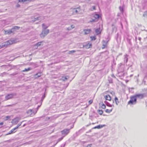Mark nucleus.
<instances>
[{
	"mask_svg": "<svg viewBox=\"0 0 147 147\" xmlns=\"http://www.w3.org/2000/svg\"><path fill=\"white\" fill-rule=\"evenodd\" d=\"M41 73L40 72H39L34 75V77L35 78H36L37 77H36V76H37L38 77H40L41 76Z\"/></svg>",
	"mask_w": 147,
	"mask_h": 147,
	"instance_id": "obj_18",
	"label": "nucleus"
},
{
	"mask_svg": "<svg viewBox=\"0 0 147 147\" xmlns=\"http://www.w3.org/2000/svg\"><path fill=\"white\" fill-rule=\"evenodd\" d=\"M128 56L126 54L125 55L124 57V61H125V60L126 61L125 63H126L128 61Z\"/></svg>",
	"mask_w": 147,
	"mask_h": 147,
	"instance_id": "obj_20",
	"label": "nucleus"
},
{
	"mask_svg": "<svg viewBox=\"0 0 147 147\" xmlns=\"http://www.w3.org/2000/svg\"><path fill=\"white\" fill-rule=\"evenodd\" d=\"M3 122L0 123V125H2L3 124Z\"/></svg>",
	"mask_w": 147,
	"mask_h": 147,
	"instance_id": "obj_48",
	"label": "nucleus"
},
{
	"mask_svg": "<svg viewBox=\"0 0 147 147\" xmlns=\"http://www.w3.org/2000/svg\"><path fill=\"white\" fill-rule=\"evenodd\" d=\"M75 27V26H74V25H71V26H70V28H71V30L73 28H74Z\"/></svg>",
	"mask_w": 147,
	"mask_h": 147,
	"instance_id": "obj_39",
	"label": "nucleus"
},
{
	"mask_svg": "<svg viewBox=\"0 0 147 147\" xmlns=\"http://www.w3.org/2000/svg\"><path fill=\"white\" fill-rule=\"evenodd\" d=\"M16 129L14 128L12 129V130H11L7 134V135H9L10 134L12 133H14L15 132V131H14L15 130H16Z\"/></svg>",
	"mask_w": 147,
	"mask_h": 147,
	"instance_id": "obj_15",
	"label": "nucleus"
},
{
	"mask_svg": "<svg viewBox=\"0 0 147 147\" xmlns=\"http://www.w3.org/2000/svg\"><path fill=\"white\" fill-rule=\"evenodd\" d=\"M94 17L96 19H98L99 18V16L98 14H96L94 15Z\"/></svg>",
	"mask_w": 147,
	"mask_h": 147,
	"instance_id": "obj_24",
	"label": "nucleus"
},
{
	"mask_svg": "<svg viewBox=\"0 0 147 147\" xmlns=\"http://www.w3.org/2000/svg\"><path fill=\"white\" fill-rule=\"evenodd\" d=\"M93 9H94V10L95 9V6H93Z\"/></svg>",
	"mask_w": 147,
	"mask_h": 147,
	"instance_id": "obj_51",
	"label": "nucleus"
},
{
	"mask_svg": "<svg viewBox=\"0 0 147 147\" xmlns=\"http://www.w3.org/2000/svg\"><path fill=\"white\" fill-rule=\"evenodd\" d=\"M92 102V100H90L89 101V102L90 104H91Z\"/></svg>",
	"mask_w": 147,
	"mask_h": 147,
	"instance_id": "obj_44",
	"label": "nucleus"
},
{
	"mask_svg": "<svg viewBox=\"0 0 147 147\" xmlns=\"http://www.w3.org/2000/svg\"><path fill=\"white\" fill-rule=\"evenodd\" d=\"M110 83H112V81L111 80V82H109Z\"/></svg>",
	"mask_w": 147,
	"mask_h": 147,
	"instance_id": "obj_53",
	"label": "nucleus"
},
{
	"mask_svg": "<svg viewBox=\"0 0 147 147\" xmlns=\"http://www.w3.org/2000/svg\"><path fill=\"white\" fill-rule=\"evenodd\" d=\"M32 0H19L18 1L20 2H23V3H28L31 1Z\"/></svg>",
	"mask_w": 147,
	"mask_h": 147,
	"instance_id": "obj_13",
	"label": "nucleus"
},
{
	"mask_svg": "<svg viewBox=\"0 0 147 147\" xmlns=\"http://www.w3.org/2000/svg\"><path fill=\"white\" fill-rule=\"evenodd\" d=\"M124 70V69L123 67L121 68V67H120L119 69V72H123Z\"/></svg>",
	"mask_w": 147,
	"mask_h": 147,
	"instance_id": "obj_25",
	"label": "nucleus"
},
{
	"mask_svg": "<svg viewBox=\"0 0 147 147\" xmlns=\"http://www.w3.org/2000/svg\"><path fill=\"white\" fill-rule=\"evenodd\" d=\"M32 64H34V63H32Z\"/></svg>",
	"mask_w": 147,
	"mask_h": 147,
	"instance_id": "obj_56",
	"label": "nucleus"
},
{
	"mask_svg": "<svg viewBox=\"0 0 147 147\" xmlns=\"http://www.w3.org/2000/svg\"><path fill=\"white\" fill-rule=\"evenodd\" d=\"M136 100L137 99H141L143 98L144 96V94H139L135 95Z\"/></svg>",
	"mask_w": 147,
	"mask_h": 147,
	"instance_id": "obj_6",
	"label": "nucleus"
},
{
	"mask_svg": "<svg viewBox=\"0 0 147 147\" xmlns=\"http://www.w3.org/2000/svg\"><path fill=\"white\" fill-rule=\"evenodd\" d=\"M101 107L103 109H105L106 107V106L104 104H102L101 105Z\"/></svg>",
	"mask_w": 147,
	"mask_h": 147,
	"instance_id": "obj_32",
	"label": "nucleus"
},
{
	"mask_svg": "<svg viewBox=\"0 0 147 147\" xmlns=\"http://www.w3.org/2000/svg\"><path fill=\"white\" fill-rule=\"evenodd\" d=\"M43 42V41H42L40 42H38L34 45V46H36L37 47L38 46L41 45L42 43Z\"/></svg>",
	"mask_w": 147,
	"mask_h": 147,
	"instance_id": "obj_17",
	"label": "nucleus"
},
{
	"mask_svg": "<svg viewBox=\"0 0 147 147\" xmlns=\"http://www.w3.org/2000/svg\"><path fill=\"white\" fill-rule=\"evenodd\" d=\"M70 129H64L61 131L62 134L64 136L67 135L69 132Z\"/></svg>",
	"mask_w": 147,
	"mask_h": 147,
	"instance_id": "obj_7",
	"label": "nucleus"
},
{
	"mask_svg": "<svg viewBox=\"0 0 147 147\" xmlns=\"http://www.w3.org/2000/svg\"><path fill=\"white\" fill-rule=\"evenodd\" d=\"M119 9L121 12H123V8L122 7L120 6L119 7Z\"/></svg>",
	"mask_w": 147,
	"mask_h": 147,
	"instance_id": "obj_34",
	"label": "nucleus"
},
{
	"mask_svg": "<svg viewBox=\"0 0 147 147\" xmlns=\"http://www.w3.org/2000/svg\"><path fill=\"white\" fill-rule=\"evenodd\" d=\"M69 78V77L68 76H66L65 77H62V80L63 81H65L67 80Z\"/></svg>",
	"mask_w": 147,
	"mask_h": 147,
	"instance_id": "obj_22",
	"label": "nucleus"
},
{
	"mask_svg": "<svg viewBox=\"0 0 147 147\" xmlns=\"http://www.w3.org/2000/svg\"><path fill=\"white\" fill-rule=\"evenodd\" d=\"M130 98V100L128 102V104L133 105L136 103V100L134 96L131 97Z\"/></svg>",
	"mask_w": 147,
	"mask_h": 147,
	"instance_id": "obj_3",
	"label": "nucleus"
},
{
	"mask_svg": "<svg viewBox=\"0 0 147 147\" xmlns=\"http://www.w3.org/2000/svg\"><path fill=\"white\" fill-rule=\"evenodd\" d=\"M40 106H38L37 107V108H36V110L35 109H34L35 111H37L38 110V109L40 107Z\"/></svg>",
	"mask_w": 147,
	"mask_h": 147,
	"instance_id": "obj_43",
	"label": "nucleus"
},
{
	"mask_svg": "<svg viewBox=\"0 0 147 147\" xmlns=\"http://www.w3.org/2000/svg\"><path fill=\"white\" fill-rule=\"evenodd\" d=\"M65 144H63V145H61V147H64L65 146Z\"/></svg>",
	"mask_w": 147,
	"mask_h": 147,
	"instance_id": "obj_50",
	"label": "nucleus"
},
{
	"mask_svg": "<svg viewBox=\"0 0 147 147\" xmlns=\"http://www.w3.org/2000/svg\"><path fill=\"white\" fill-rule=\"evenodd\" d=\"M45 26H46L45 25L44 26V27H45Z\"/></svg>",
	"mask_w": 147,
	"mask_h": 147,
	"instance_id": "obj_54",
	"label": "nucleus"
},
{
	"mask_svg": "<svg viewBox=\"0 0 147 147\" xmlns=\"http://www.w3.org/2000/svg\"><path fill=\"white\" fill-rule=\"evenodd\" d=\"M7 31L8 34H10L13 32V29H12V28L10 30H7Z\"/></svg>",
	"mask_w": 147,
	"mask_h": 147,
	"instance_id": "obj_19",
	"label": "nucleus"
},
{
	"mask_svg": "<svg viewBox=\"0 0 147 147\" xmlns=\"http://www.w3.org/2000/svg\"><path fill=\"white\" fill-rule=\"evenodd\" d=\"M20 6V5L19 4H17L16 5L17 7H19Z\"/></svg>",
	"mask_w": 147,
	"mask_h": 147,
	"instance_id": "obj_47",
	"label": "nucleus"
},
{
	"mask_svg": "<svg viewBox=\"0 0 147 147\" xmlns=\"http://www.w3.org/2000/svg\"><path fill=\"white\" fill-rule=\"evenodd\" d=\"M96 21H95V20L92 19L90 21V22H96Z\"/></svg>",
	"mask_w": 147,
	"mask_h": 147,
	"instance_id": "obj_40",
	"label": "nucleus"
},
{
	"mask_svg": "<svg viewBox=\"0 0 147 147\" xmlns=\"http://www.w3.org/2000/svg\"><path fill=\"white\" fill-rule=\"evenodd\" d=\"M76 51L75 50L70 51H69L68 54H70L73 53H74Z\"/></svg>",
	"mask_w": 147,
	"mask_h": 147,
	"instance_id": "obj_30",
	"label": "nucleus"
},
{
	"mask_svg": "<svg viewBox=\"0 0 147 147\" xmlns=\"http://www.w3.org/2000/svg\"><path fill=\"white\" fill-rule=\"evenodd\" d=\"M112 109L110 110L107 109L105 110V112L107 113H109L111 112L112 111Z\"/></svg>",
	"mask_w": 147,
	"mask_h": 147,
	"instance_id": "obj_29",
	"label": "nucleus"
},
{
	"mask_svg": "<svg viewBox=\"0 0 147 147\" xmlns=\"http://www.w3.org/2000/svg\"><path fill=\"white\" fill-rule=\"evenodd\" d=\"M37 112V111H35L34 109H29L27 111L28 115L31 116L34 115Z\"/></svg>",
	"mask_w": 147,
	"mask_h": 147,
	"instance_id": "obj_4",
	"label": "nucleus"
},
{
	"mask_svg": "<svg viewBox=\"0 0 147 147\" xmlns=\"http://www.w3.org/2000/svg\"><path fill=\"white\" fill-rule=\"evenodd\" d=\"M20 27L18 26H13L12 28V29H13V32H14L15 31V30H18L19 29Z\"/></svg>",
	"mask_w": 147,
	"mask_h": 147,
	"instance_id": "obj_16",
	"label": "nucleus"
},
{
	"mask_svg": "<svg viewBox=\"0 0 147 147\" xmlns=\"http://www.w3.org/2000/svg\"><path fill=\"white\" fill-rule=\"evenodd\" d=\"M92 46V44L89 42L88 43L85 45H84L83 47L86 49L91 48Z\"/></svg>",
	"mask_w": 147,
	"mask_h": 147,
	"instance_id": "obj_10",
	"label": "nucleus"
},
{
	"mask_svg": "<svg viewBox=\"0 0 147 147\" xmlns=\"http://www.w3.org/2000/svg\"><path fill=\"white\" fill-rule=\"evenodd\" d=\"M22 123L21 122L20 123V124H18V125H17V126L16 127H15V128L16 129H18V127L21 125L22 124Z\"/></svg>",
	"mask_w": 147,
	"mask_h": 147,
	"instance_id": "obj_37",
	"label": "nucleus"
},
{
	"mask_svg": "<svg viewBox=\"0 0 147 147\" xmlns=\"http://www.w3.org/2000/svg\"><path fill=\"white\" fill-rule=\"evenodd\" d=\"M31 69L29 67L27 69L25 68L24 70H23V71L24 72L27 71Z\"/></svg>",
	"mask_w": 147,
	"mask_h": 147,
	"instance_id": "obj_27",
	"label": "nucleus"
},
{
	"mask_svg": "<svg viewBox=\"0 0 147 147\" xmlns=\"http://www.w3.org/2000/svg\"><path fill=\"white\" fill-rule=\"evenodd\" d=\"M67 29L68 30H71V28L70 27H68L67 28Z\"/></svg>",
	"mask_w": 147,
	"mask_h": 147,
	"instance_id": "obj_45",
	"label": "nucleus"
},
{
	"mask_svg": "<svg viewBox=\"0 0 147 147\" xmlns=\"http://www.w3.org/2000/svg\"><path fill=\"white\" fill-rule=\"evenodd\" d=\"M108 41H105L104 40H103L102 41V48L104 49L107 47Z\"/></svg>",
	"mask_w": 147,
	"mask_h": 147,
	"instance_id": "obj_11",
	"label": "nucleus"
},
{
	"mask_svg": "<svg viewBox=\"0 0 147 147\" xmlns=\"http://www.w3.org/2000/svg\"><path fill=\"white\" fill-rule=\"evenodd\" d=\"M45 25V24H42V30L41 33L40 34V36L42 38H44L49 33V29H47L48 26L44 27Z\"/></svg>",
	"mask_w": 147,
	"mask_h": 147,
	"instance_id": "obj_1",
	"label": "nucleus"
},
{
	"mask_svg": "<svg viewBox=\"0 0 147 147\" xmlns=\"http://www.w3.org/2000/svg\"><path fill=\"white\" fill-rule=\"evenodd\" d=\"M115 100L116 104L117 105L119 103V102L118 101V99L117 97H115Z\"/></svg>",
	"mask_w": 147,
	"mask_h": 147,
	"instance_id": "obj_21",
	"label": "nucleus"
},
{
	"mask_svg": "<svg viewBox=\"0 0 147 147\" xmlns=\"http://www.w3.org/2000/svg\"><path fill=\"white\" fill-rule=\"evenodd\" d=\"M104 126V125H98L96 126L95 127H94V128H98V129H100L101 128H102L103 126Z\"/></svg>",
	"mask_w": 147,
	"mask_h": 147,
	"instance_id": "obj_23",
	"label": "nucleus"
},
{
	"mask_svg": "<svg viewBox=\"0 0 147 147\" xmlns=\"http://www.w3.org/2000/svg\"><path fill=\"white\" fill-rule=\"evenodd\" d=\"M5 120L6 121L10 118V117L9 116H7L5 117Z\"/></svg>",
	"mask_w": 147,
	"mask_h": 147,
	"instance_id": "obj_36",
	"label": "nucleus"
},
{
	"mask_svg": "<svg viewBox=\"0 0 147 147\" xmlns=\"http://www.w3.org/2000/svg\"><path fill=\"white\" fill-rule=\"evenodd\" d=\"M95 32L97 34H98L100 33L99 29H96L95 30Z\"/></svg>",
	"mask_w": 147,
	"mask_h": 147,
	"instance_id": "obj_26",
	"label": "nucleus"
},
{
	"mask_svg": "<svg viewBox=\"0 0 147 147\" xmlns=\"http://www.w3.org/2000/svg\"><path fill=\"white\" fill-rule=\"evenodd\" d=\"M90 38L91 39V40H95L96 39V38L95 36H90Z\"/></svg>",
	"mask_w": 147,
	"mask_h": 147,
	"instance_id": "obj_33",
	"label": "nucleus"
},
{
	"mask_svg": "<svg viewBox=\"0 0 147 147\" xmlns=\"http://www.w3.org/2000/svg\"><path fill=\"white\" fill-rule=\"evenodd\" d=\"M84 32L85 34H88L90 33L91 31V30L90 29H85L84 30Z\"/></svg>",
	"mask_w": 147,
	"mask_h": 147,
	"instance_id": "obj_12",
	"label": "nucleus"
},
{
	"mask_svg": "<svg viewBox=\"0 0 147 147\" xmlns=\"http://www.w3.org/2000/svg\"><path fill=\"white\" fill-rule=\"evenodd\" d=\"M20 119V118L19 117H16L13 119L11 121V123L13 124H16Z\"/></svg>",
	"mask_w": 147,
	"mask_h": 147,
	"instance_id": "obj_8",
	"label": "nucleus"
},
{
	"mask_svg": "<svg viewBox=\"0 0 147 147\" xmlns=\"http://www.w3.org/2000/svg\"><path fill=\"white\" fill-rule=\"evenodd\" d=\"M98 112L99 114L100 115H102V114L103 111L102 110H98Z\"/></svg>",
	"mask_w": 147,
	"mask_h": 147,
	"instance_id": "obj_28",
	"label": "nucleus"
},
{
	"mask_svg": "<svg viewBox=\"0 0 147 147\" xmlns=\"http://www.w3.org/2000/svg\"><path fill=\"white\" fill-rule=\"evenodd\" d=\"M91 145H87V146L86 147H91Z\"/></svg>",
	"mask_w": 147,
	"mask_h": 147,
	"instance_id": "obj_49",
	"label": "nucleus"
},
{
	"mask_svg": "<svg viewBox=\"0 0 147 147\" xmlns=\"http://www.w3.org/2000/svg\"><path fill=\"white\" fill-rule=\"evenodd\" d=\"M106 105H107V106L109 107H112V106H113V105H111L109 103H108V102H107L106 103Z\"/></svg>",
	"mask_w": 147,
	"mask_h": 147,
	"instance_id": "obj_35",
	"label": "nucleus"
},
{
	"mask_svg": "<svg viewBox=\"0 0 147 147\" xmlns=\"http://www.w3.org/2000/svg\"><path fill=\"white\" fill-rule=\"evenodd\" d=\"M6 73L5 72H3V73H1L0 74V76H4L6 75Z\"/></svg>",
	"mask_w": 147,
	"mask_h": 147,
	"instance_id": "obj_31",
	"label": "nucleus"
},
{
	"mask_svg": "<svg viewBox=\"0 0 147 147\" xmlns=\"http://www.w3.org/2000/svg\"><path fill=\"white\" fill-rule=\"evenodd\" d=\"M104 98L106 100H111V99L110 96L109 95L105 96Z\"/></svg>",
	"mask_w": 147,
	"mask_h": 147,
	"instance_id": "obj_14",
	"label": "nucleus"
},
{
	"mask_svg": "<svg viewBox=\"0 0 147 147\" xmlns=\"http://www.w3.org/2000/svg\"><path fill=\"white\" fill-rule=\"evenodd\" d=\"M138 39L140 40L141 39V38H140V37H139L138 38Z\"/></svg>",
	"mask_w": 147,
	"mask_h": 147,
	"instance_id": "obj_52",
	"label": "nucleus"
},
{
	"mask_svg": "<svg viewBox=\"0 0 147 147\" xmlns=\"http://www.w3.org/2000/svg\"><path fill=\"white\" fill-rule=\"evenodd\" d=\"M80 10L79 8H74L71 9V11L73 13V14H75L77 13Z\"/></svg>",
	"mask_w": 147,
	"mask_h": 147,
	"instance_id": "obj_9",
	"label": "nucleus"
},
{
	"mask_svg": "<svg viewBox=\"0 0 147 147\" xmlns=\"http://www.w3.org/2000/svg\"><path fill=\"white\" fill-rule=\"evenodd\" d=\"M45 96H43L42 97V100H43V99H44V98H45Z\"/></svg>",
	"mask_w": 147,
	"mask_h": 147,
	"instance_id": "obj_46",
	"label": "nucleus"
},
{
	"mask_svg": "<svg viewBox=\"0 0 147 147\" xmlns=\"http://www.w3.org/2000/svg\"><path fill=\"white\" fill-rule=\"evenodd\" d=\"M39 18V17H38V18H35L34 21H35L36 20H38Z\"/></svg>",
	"mask_w": 147,
	"mask_h": 147,
	"instance_id": "obj_42",
	"label": "nucleus"
},
{
	"mask_svg": "<svg viewBox=\"0 0 147 147\" xmlns=\"http://www.w3.org/2000/svg\"><path fill=\"white\" fill-rule=\"evenodd\" d=\"M37 66H36L35 67H37Z\"/></svg>",
	"mask_w": 147,
	"mask_h": 147,
	"instance_id": "obj_55",
	"label": "nucleus"
},
{
	"mask_svg": "<svg viewBox=\"0 0 147 147\" xmlns=\"http://www.w3.org/2000/svg\"><path fill=\"white\" fill-rule=\"evenodd\" d=\"M147 16V11L145 12L143 15V16L144 17H145Z\"/></svg>",
	"mask_w": 147,
	"mask_h": 147,
	"instance_id": "obj_38",
	"label": "nucleus"
},
{
	"mask_svg": "<svg viewBox=\"0 0 147 147\" xmlns=\"http://www.w3.org/2000/svg\"><path fill=\"white\" fill-rule=\"evenodd\" d=\"M16 40L11 39L1 44L0 47L1 48L6 47L9 45L16 43Z\"/></svg>",
	"mask_w": 147,
	"mask_h": 147,
	"instance_id": "obj_2",
	"label": "nucleus"
},
{
	"mask_svg": "<svg viewBox=\"0 0 147 147\" xmlns=\"http://www.w3.org/2000/svg\"><path fill=\"white\" fill-rule=\"evenodd\" d=\"M4 31L5 33V34H8V33H7V30H4Z\"/></svg>",
	"mask_w": 147,
	"mask_h": 147,
	"instance_id": "obj_41",
	"label": "nucleus"
},
{
	"mask_svg": "<svg viewBox=\"0 0 147 147\" xmlns=\"http://www.w3.org/2000/svg\"><path fill=\"white\" fill-rule=\"evenodd\" d=\"M16 95V93H12L7 94L5 97V100H7L9 99L12 98L14 96H15Z\"/></svg>",
	"mask_w": 147,
	"mask_h": 147,
	"instance_id": "obj_5",
	"label": "nucleus"
}]
</instances>
